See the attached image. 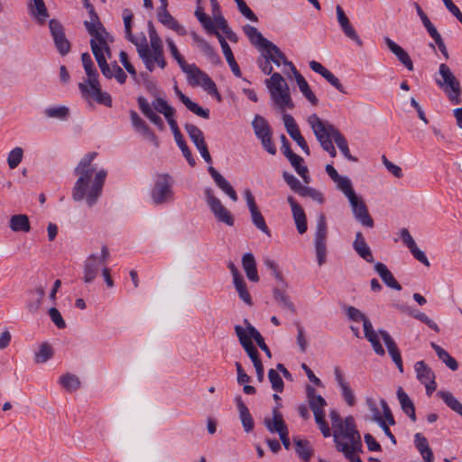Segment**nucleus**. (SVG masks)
<instances>
[{
    "label": "nucleus",
    "instance_id": "obj_59",
    "mask_svg": "<svg viewBox=\"0 0 462 462\" xmlns=\"http://www.w3.org/2000/svg\"><path fill=\"white\" fill-rule=\"evenodd\" d=\"M132 19H133V14L130 9H124L123 11V20H124V25H125V38L134 43V45H139L137 42V40L132 33Z\"/></svg>",
    "mask_w": 462,
    "mask_h": 462
},
{
    "label": "nucleus",
    "instance_id": "obj_15",
    "mask_svg": "<svg viewBox=\"0 0 462 462\" xmlns=\"http://www.w3.org/2000/svg\"><path fill=\"white\" fill-rule=\"evenodd\" d=\"M144 42L146 40L144 39ZM137 52L142 59L145 68L150 72L154 70L155 63L161 68L164 69L167 65L163 53L150 57V47L146 42L137 45Z\"/></svg>",
    "mask_w": 462,
    "mask_h": 462
},
{
    "label": "nucleus",
    "instance_id": "obj_32",
    "mask_svg": "<svg viewBox=\"0 0 462 462\" xmlns=\"http://www.w3.org/2000/svg\"><path fill=\"white\" fill-rule=\"evenodd\" d=\"M328 127V131H330V134H333V140L336 143L337 146L343 153V155L351 162H356L357 159L350 153L348 143L344 135L334 126V125H327Z\"/></svg>",
    "mask_w": 462,
    "mask_h": 462
},
{
    "label": "nucleus",
    "instance_id": "obj_56",
    "mask_svg": "<svg viewBox=\"0 0 462 462\" xmlns=\"http://www.w3.org/2000/svg\"><path fill=\"white\" fill-rule=\"evenodd\" d=\"M236 291L238 293L239 298L248 306L253 305L252 297L247 290L246 283L244 278L236 279L233 281Z\"/></svg>",
    "mask_w": 462,
    "mask_h": 462
},
{
    "label": "nucleus",
    "instance_id": "obj_40",
    "mask_svg": "<svg viewBox=\"0 0 462 462\" xmlns=\"http://www.w3.org/2000/svg\"><path fill=\"white\" fill-rule=\"evenodd\" d=\"M271 97L276 106L282 110L292 108L294 106L290 96L289 87L279 91H271Z\"/></svg>",
    "mask_w": 462,
    "mask_h": 462
},
{
    "label": "nucleus",
    "instance_id": "obj_24",
    "mask_svg": "<svg viewBox=\"0 0 462 462\" xmlns=\"http://www.w3.org/2000/svg\"><path fill=\"white\" fill-rule=\"evenodd\" d=\"M208 171L214 180L216 185L234 202L237 201V194L231 184L213 166H208Z\"/></svg>",
    "mask_w": 462,
    "mask_h": 462
},
{
    "label": "nucleus",
    "instance_id": "obj_42",
    "mask_svg": "<svg viewBox=\"0 0 462 462\" xmlns=\"http://www.w3.org/2000/svg\"><path fill=\"white\" fill-rule=\"evenodd\" d=\"M252 127L254 129L255 136L260 139L266 135H272V128L268 121L260 115H255L252 121Z\"/></svg>",
    "mask_w": 462,
    "mask_h": 462
},
{
    "label": "nucleus",
    "instance_id": "obj_35",
    "mask_svg": "<svg viewBox=\"0 0 462 462\" xmlns=\"http://www.w3.org/2000/svg\"><path fill=\"white\" fill-rule=\"evenodd\" d=\"M292 72L296 80V83L302 93V95L313 105H318V98L315 94L311 91L307 80L297 70L295 66H292Z\"/></svg>",
    "mask_w": 462,
    "mask_h": 462
},
{
    "label": "nucleus",
    "instance_id": "obj_57",
    "mask_svg": "<svg viewBox=\"0 0 462 462\" xmlns=\"http://www.w3.org/2000/svg\"><path fill=\"white\" fill-rule=\"evenodd\" d=\"M54 352L51 346L49 343L44 342L40 346L39 350L35 352L34 361L37 364H43L52 358Z\"/></svg>",
    "mask_w": 462,
    "mask_h": 462
},
{
    "label": "nucleus",
    "instance_id": "obj_6",
    "mask_svg": "<svg viewBox=\"0 0 462 462\" xmlns=\"http://www.w3.org/2000/svg\"><path fill=\"white\" fill-rule=\"evenodd\" d=\"M439 73L441 76L442 80L436 79L437 85L444 89L453 105L461 104L460 83L451 72L448 66L445 63H441L439 68Z\"/></svg>",
    "mask_w": 462,
    "mask_h": 462
},
{
    "label": "nucleus",
    "instance_id": "obj_51",
    "mask_svg": "<svg viewBox=\"0 0 462 462\" xmlns=\"http://www.w3.org/2000/svg\"><path fill=\"white\" fill-rule=\"evenodd\" d=\"M430 346L436 352L438 357L452 371H456L458 368V364L457 360L452 357L448 351L442 348L438 344L431 342Z\"/></svg>",
    "mask_w": 462,
    "mask_h": 462
},
{
    "label": "nucleus",
    "instance_id": "obj_16",
    "mask_svg": "<svg viewBox=\"0 0 462 462\" xmlns=\"http://www.w3.org/2000/svg\"><path fill=\"white\" fill-rule=\"evenodd\" d=\"M161 6L158 9V21L165 25L167 28L174 31L179 35H185L187 33L186 29L180 25L177 20L168 12L167 5L168 2L167 0H160Z\"/></svg>",
    "mask_w": 462,
    "mask_h": 462
},
{
    "label": "nucleus",
    "instance_id": "obj_7",
    "mask_svg": "<svg viewBox=\"0 0 462 462\" xmlns=\"http://www.w3.org/2000/svg\"><path fill=\"white\" fill-rule=\"evenodd\" d=\"M439 73L441 76L442 80L436 79L437 85L444 89L453 105L461 104L460 83L451 72L448 66L445 63H441L439 68Z\"/></svg>",
    "mask_w": 462,
    "mask_h": 462
},
{
    "label": "nucleus",
    "instance_id": "obj_2",
    "mask_svg": "<svg viewBox=\"0 0 462 462\" xmlns=\"http://www.w3.org/2000/svg\"><path fill=\"white\" fill-rule=\"evenodd\" d=\"M166 43L172 58L177 61L181 70L187 74L189 83L193 86H200L209 95L214 96L220 100V94L218 93L217 85L212 79L195 64H188L183 56L180 53L172 39L167 38Z\"/></svg>",
    "mask_w": 462,
    "mask_h": 462
},
{
    "label": "nucleus",
    "instance_id": "obj_53",
    "mask_svg": "<svg viewBox=\"0 0 462 462\" xmlns=\"http://www.w3.org/2000/svg\"><path fill=\"white\" fill-rule=\"evenodd\" d=\"M60 385L69 392H75L81 386L79 378L72 374L67 373L60 377Z\"/></svg>",
    "mask_w": 462,
    "mask_h": 462
},
{
    "label": "nucleus",
    "instance_id": "obj_54",
    "mask_svg": "<svg viewBox=\"0 0 462 462\" xmlns=\"http://www.w3.org/2000/svg\"><path fill=\"white\" fill-rule=\"evenodd\" d=\"M44 116L48 118H55L61 121L69 116V109L66 106H49L44 109Z\"/></svg>",
    "mask_w": 462,
    "mask_h": 462
},
{
    "label": "nucleus",
    "instance_id": "obj_63",
    "mask_svg": "<svg viewBox=\"0 0 462 462\" xmlns=\"http://www.w3.org/2000/svg\"><path fill=\"white\" fill-rule=\"evenodd\" d=\"M352 245L353 249L362 259L370 263H374V260L373 257L372 251L366 242L353 244Z\"/></svg>",
    "mask_w": 462,
    "mask_h": 462
},
{
    "label": "nucleus",
    "instance_id": "obj_9",
    "mask_svg": "<svg viewBox=\"0 0 462 462\" xmlns=\"http://www.w3.org/2000/svg\"><path fill=\"white\" fill-rule=\"evenodd\" d=\"M205 199L208 206L214 214L215 217L229 226H233L235 219L231 213L222 205L220 199L214 195L211 188H206L204 190Z\"/></svg>",
    "mask_w": 462,
    "mask_h": 462
},
{
    "label": "nucleus",
    "instance_id": "obj_39",
    "mask_svg": "<svg viewBox=\"0 0 462 462\" xmlns=\"http://www.w3.org/2000/svg\"><path fill=\"white\" fill-rule=\"evenodd\" d=\"M242 266L249 281L257 282L259 275L256 268V262L252 253H245L242 257Z\"/></svg>",
    "mask_w": 462,
    "mask_h": 462
},
{
    "label": "nucleus",
    "instance_id": "obj_5",
    "mask_svg": "<svg viewBox=\"0 0 462 462\" xmlns=\"http://www.w3.org/2000/svg\"><path fill=\"white\" fill-rule=\"evenodd\" d=\"M308 123L323 150L328 152L331 157H336L337 151L332 143L333 134H330V131L327 127V125H332L328 121L320 119L317 114L310 115L308 117Z\"/></svg>",
    "mask_w": 462,
    "mask_h": 462
},
{
    "label": "nucleus",
    "instance_id": "obj_30",
    "mask_svg": "<svg viewBox=\"0 0 462 462\" xmlns=\"http://www.w3.org/2000/svg\"><path fill=\"white\" fill-rule=\"evenodd\" d=\"M374 268L387 287L396 291L402 290V286L384 263L376 262Z\"/></svg>",
    "mask_w": 462,
    "mask_h": 462
},
{
    "label": "nucleus",
    "instance_id": "obj_12",
    "mask_svg": "<svg viewBox=\"0 0 462 462\" xmlns=\"http://www.w3.org/2000/svg\"><path fill=\"white\" fill-rule=\"evenodd\" d=\"M49 29L52 37L55 48L61 56H66L71 50V44L65 35V29L57 19L49 21Z\"/></svg>",
    "mask_w": 462,
    "mask_h": 462
},
{
    "label": "nucleus",
    "instance_id": "obj_41",
    "mask_svg": "<svg viewBox=\"0 0 462 462\" xmlns=\"http://www.w3.org/2000/svg\"><path fill=\"white\" fill-rule=\"evenodd\" d=\"M130 119L132 125L136 131L140 132L144 136H147L151 141L157 143V138L155 134L150 130L146 123L139 116V115L134 110L130 111Z\"/></svg>",
    "mask_w": 462,
    "mask_h": 462
},
{
    "label": "nucleus",
    "instance_id": "obj_37",
    "mask_svg": "<svg viewBox=\"0 0 462 462\" xmlns=\"http://www.w3.org/2000/svg\"><path fill=\"white\" fill-rule=\"evenodd\" d=\"M245 34L248 37L250 42L255 45L260 51H263L266 45L271 42L264 38L258 30L249 24H245L243 27Z\"/></svg>",
    "mask_w": 462,
    "mask_h": 462
},
{
    "label": "nucleus",
    "instance_id": "obj_31",
    "mask_svg": "<svg viewBox=\"0 0 462 462\" xmlns=\"http://www.w3.org/2000/svg\"><path fill=\"white\" fill-rule=\"evenodd\" d=\"M175 93L179 99L185 105V106L195 115L208 119L209 118V110L205 109L199 106L197 103L193 102L189 97L184 95L177 86L174 88Z\"/></svg>",
    "mask_w": 462,
    "mask_h": 462
},
{
    "label": "nucleus",
    "instance_id": "obj_28",
    "mask_svg": "<svg viewBox=\"0 0 462 462\" xmlns=\"http://www.w3.org/2000/svg\"><path fill=\"white\" fill-rule=\"evenodd\" d=\"M236 407L239 413V419L241 420L243 429L245 432H251L254 428V419L249 411V409L245 404L240 395L235 398Z\"/></svg>",
    "mask_w": 462,
    "mask_h": 462
},
{
    "label": "nucleus",
    "instance_id": "obj_20",
    "mask_svg": "<svg viewBox=\"0 0 462 462\" xmlns=\"http://www.w3.org/2000/svg\"><path fill=\"white\" fill-rule=\"evenodd\" d=\"M378 333L382 337V339L383 340L385 346L388 350V353L393 360V362L397 366L398 370L401 373H403V365H402V359L401 356V352L397 346V344L393 340V338L391 337V335L384 329H379Z\"/></svg>",
    "mask_w": 462,
    "mask_h": 462
},
{
    "label": "nucleus",
    "instance_id": "obj_18",
    "mask_svg": "<svg viewBox=\"0 0 462 462\" xmlns=\"http://www.w3.org/2000/svg\"><path fill=\"white\" fill-rule=\"evenodd\" d=\"M336 13L338 24L346 37L356 42L358 46H363L362 40L340 5H337Z\"/></svg>",
    "mask_w": 462,
    "mask_h": 462
},
{
    "label": "nucleus",
    "instance_id": "obj_38",
    "mask_svg": "<svg viewBox=\"0 0 462 462\" xmlns=\"http://www.w3.org/2000/svg\"><path fill=\"white\" fill-rule=\"evenodd\" d=\"M30 14L33 16L40 24H43L49 17L48 10L43 0H30L28 4Z\"/></svg>",
    "mask_w": 462,
    "mask_h": 462
},
{
    "label": "nucleus",
    "instance_id": "obj_45",
    "mask_svg": "<svg viewBox=\"0 0 462 462\" xmlns=\"http://www.w3.org/2000/svg\"><path fill=\"white\" fill-rule=\"evenodd\" d=\"M295 452L304 462H309L313 455L310 442L307 439L294 438Z\"/></svg>",
    "mask_w": 462,
    "mask_h": 462
},
{
    "label": "nucleus",
    "instance_id": "obj_11",
    "mask_svg": "<svg viewBox=\"0 0 462 462\" xmlns=\"http://www.w3.org/2000/svg\"><path fill=\"white\" fill-rule=\"evenodd\" d=\"M79 88L82 94V97L86 99H93L100 105H104L107 107L113 106V101L110 94L101 90L99 80L96 82L87 84L79 83Z\"/></svg>",
    "mask_w": 462,
    "mask_h": 462
},
{
    "label": "nucleus",
    "instance_id": "obj_49",
    "mask_svg": "<svg viewBox=\"0 0 462 462\" xmlns=\"http://www.w3.org/2000/svg\"><path fill=\"white\" fill-rule=\"evenodd\" d=\"M287 159L290 161L295 171L302 178L303 181L306 184H309L310 181V177L309 175V170L307 166L302 164L304 162L303 158L296 153H293Z\"/></svg>",
    "mask_w": 462,
    "mask_h": 462
},
{
    "label": "nucleus",
    "instance_id": "obj_21",
    "mask_svg": "<svg viewBox=\"0 0 462 462\" xmlns=\"http://www.w3.org/2000/svg\"><path fill=\"white\" fill-rule=\"evenodd\" d=\"M98 26L99 27L94 29L92 23H88L86 24V30L92 36L91 40H95L96 42H97V44L101 46L104 54H106L107 57L110 58L111 51L107 43V38L109 34L106 32L104 25L102 24V23H98Z\"/></svg>",
    "mask_w": 462,
    "mask_h": 462
},
{
    "label": "nucleus",
    "instance_id": "obj_26",
    "mask_svg": "<svg viewBox=\"0 0 462 462\" xmlns=\"http://www.w3.org/2000/svg\"><path fill=\"white\" fill-rule=\"evenodd\" d=\"M137 103L143 115L147 117L159 130H163L165 125L162 117L152 110L148 100L144 97L140 96L137 98Z\"/></svg>",
    "mask_w": 462,
    "mask_h": 462
},
{
    "label": "nucleus",
    "instance_id": "obj_52",
    "mask_svg": "<svg viewBox=\"0 0 462 462\" xmlns=\"http://www.w3.org/2000/svg\"><path fill=\"white\" fill-rule=\"evenodd\" d=\"M9 226L14 232H29L30 221L26 215H14L10 218Z\"/></svg>",
    "mask_w": 462,
    "mask_h": 462
},
{
    "label": "nucleus",
    "instance_id": "obj_62",
    "mask_svg": "<svg viewBox=\"0 0 462 462\" xmlns=\"http://www.w3.org/2000/svg\"><path fill=\"white\" fill-rule=\"evenodd\" d=\"M44 295L45 291L42 286H39L30 292L31 297L36 298V303H27V309L30 312L34 313L40 309Z\"/></svg>",
    "mask_w": 462,
    "mask_h": 462
},
{
    "label": "nucleus",
    "instance_id": "obj_55",
    "mask_svg": "<svg viewBox=\"0 0 462 462\" xmlns=\"http://www.w3.org/2000/svg\"><path fill=\"white\" fill-rule=\"evenodd\" d=\"M152 106L156 112L162 114L165 118L175 116V108L170 106L167 101L162 97H156L152 102Z\"/></svg>",
    "mask_w": 462,
    "mask_h": 462
},
{
    "label": "nucleus",
    "instance_id": "obj_44",
    "mask_svg": "<svg viewBox=\"0 0 462 462\" xmlns=\"http://www.w3.org/2000/svg\"><path fill=\"white\" fill-rule=\"evenodd\" d=\"M246 325V334L250 337V340L254 339L257 346L266 354L268 357L272 356L271 351L264 342V339L261 333L245 319L244 320Z\"/></svg>",
    "mask_w": 462,
    "mask_h": 462
},
{
    "label": "nucleus",
    "instance_id": "obj_27",
    "mask_svg": "<svg viewBox=\"0 0 462 462\" xmlns=\"http://www.w3.org/2000/svg\"><path fill=\"white\" fill-rule=\"evenodd\" d=\"M273 418H264L263 424L267 430L271 433L283 432L288 429L282 413L278 411V407L273 409Z\"/></svg>",
    "mask_w": 462,
    "mask_h": 462
},
{
    "label": "nucleus",
    "instance_id": "obj_33",
    "mask_svg": "<svg viewBox=\"0 0 462 462\" xmlns=\"http://www.w3.org/2000/svg\"><path fill=\"white\" fill-rule=\"evenodd\" d=\"M216 33L217 35L220 46L222 48L223 54L225 55L232 72L234 73V75L236 77L241 78L242 73H241L240 68L235 60V57L233 55L230 46L228 45V43L226 42V41L225 40V38L222 35H220L217 32H216Z\"/></svg>",
    "mask_w": 462,
    "mask_h": 462
},
{
    "label": "nucleus",
    "instance_id": "obj_22",
    "mask_svg": "<svg viewBox=\"0 0 462 462\" xmlns=\"http://www.w3.org/2000/svg\"><path fill=\"white\" fill-rule=\"evenodd\" d=\"M287 202L291 206L292 217L295 221L298 232L300 234H304L307 231L308 226L307 218L303 208L292 196H289L287 198Z\"/></svg>",
    "mask_w": 462,
    "mask_h": 462
},
{
    "label": "nucleus",
    "instance_id": "obj_50",
    "mask_svg": "<svg viewBox=\"0 0 462 462\" xmlns=\"http://www.w3.org/2000/svg\"><path fill=\"white\" fill-rule=\"evenodd\" d=\"M196 42L200 51L204 53L207 59L214 65L220 63L221 60L214 48L204 39L197 37Z\"/></svg>",
    "mask_w": 462,
    "mask_h": 462
},
{
    "label": "nucleus",
    "instance_id": "obj_4",
    "mask_svg": "<svg viewBox=\"0 0 462 462\" xmlns=\"http://www.w3.org/2000/svg\"><path fill=\"white\" fill-rule=\"evenodd\" d=\"M173 184V178L170 174H157L150 191L152 204L159 206L172 202L175 199Z\"/></svg>",
    "mask_w": 462,
    "mask_h": 462
},
{
    "label": "nucleus",
    "instance_id": "obj_19",
    "mask_svg": "<svg viewBox=\"0 0 462 462\" xmlns=\"http://www.w3.org/2000/svg\"><path fill=\"white\" fill-rule=\"evenodd\" d=\"M235 331L241 346H243V348L252 360L253 364L255 365L257 363L262 362L259 352L254 346L252 340H250V337H247L245 329L242 328L240 325H236Z\"/></svg>",
    "mask_w": 462,
    "mask_h": 462
},
{
    "label": "nucleus",
    "instance_id": "obj_36",
    "mask_svg": "<svg viewBox=\"0 0 462 462\" xmlns=\"http://www.w3.org/2000/svg\"><path fill=\"white\" fill-rule=\"evenodd\" d=\"M286 282L285 285L279 282V286L273 289V298L280 304L281 307L289 310L291 313H295V306L291 301L289 296L286 294Z\"/></svg>",
    "mask_w": 462,
    "mask_h": 462
},
{
    "label": "nucleus",
    "instance_id": "obj_64",
    "mask_svg": "<svg viewBox=\"0 0 462 462\" xmlns=\"http://www.w3.org/2000/svg\"><path fill=\"white\" fill-rule=\"evenodd\" d=\"M251 217L253 224L261 230L263 233L266 234L267 236H271V231L268 228L264 217H263L262 213L259 209L251 212Z\"/></svg>",
    "mask_w": 462,
    "mask_h": 462
},
{
    "label": "nucleus",
    "instance_id": "obj_58",
    "mask_svg": "<svg viewBox=\"0 0 462 462\" xmlns=\"http://www.w3.org/2000/svg\"><path fill=\"white\" fill-rule=\"evenodd\" d=\"M334 182L337 184V189L342 191L348 199L356 195L348 177L340 175Z\"/></svg>",
    "mask_w": 462,
    "mask_h": 462
},
{
    "label": "nucleus",
    "instance_id": "obj_47",
    "mask_svg": "<svg viewBox=\"0 0 462 462\" xmlns=\"http://www.w3.org/2000/svg\"><path fill=\"white\" fill-rule=\"evenodd\" d=\"M437 396H439L451 411L462 416V403L452 393L440 390L437 393Z\"/></svg>",
    "mask_w": 462,
    "mask_h": 462
},
{
    "label": "nucleus",
    "instance_id": "obj_13",
    "mask_svg": "<svg viewBox=\"0 0 462 462\" xmlns=\"http://www.w3.org/2000/svg\"><path fill=\"white\" fill-rule=\"evenodd\" d=\"M184 128L189 134V137L199 152L201 157L207 163L210 164L212 162V158L205 142L203 132L193 124H186Z\"/></svg>",
    "mask_w": 462,
    "mask_h": 462
},
{
    "label": "nucleus",
    "instance_id": "obj_23",
    "mask_svg": "<svg viewBox=\"0 0 462 462\" xmlns=\"http://www.w3.org/2000/svg\"><path fill=\"white\" fill-rule=\"evenodd\" d=\"M262 51L264 52L263 54V57L270 60L276 66H280L281 62H282L284 65L289 66L292 70V66H294L293 63L286 59V56L273 42H270Z\"/></svg>",
    "mask_w": 462,
    "mask_h": 462
},
{
    "label": "nucleus",
    "instance_id": "obj_10",
    "mask_svg": "<svg viewBox=\"0 0 462 462\" xmlns=\"http://www.w3.org/2000/svg\"><path fill=\"white\" fill-rule=\"evenodd\" d=\"M327 222L324 215H320L317 219L316 233L314 237L315 251L317 262L319 266L326 263L327 256Z\"/></svg>",
    "mask_w": 462,
    "mask_h": 462
},
{
    "label": "nucleus",
    "instance_id": "obj_25",
    "mask_svg": "<svg viewBox=\"0 0 462 462\" xmlns=\"http://www.w3.org/2000/svg\"><path fill=\"white\" fill-rule=\"evenodd\" d=\"M334 374L337 383L341 390V395L344 401L346 402L348 406H354L356 403L355 394L352 389L350 388L349 383L345 380L344 375L339 367H335Z\"/></svg>",
    "mask_w": 462,
    "mask_h": 462
},
{
    "label": "nucleus",
    "instance_id": "obj_3",
    "mask_svg": "<svg viewBox=\"0 0 462 462\" xmlns=\"http://www.w3.org/2000/svg\"><path fill=\"white\" fill-rule=\"evenodd\" d=\"M329 418L333 428V438L337 449V445L346 443L342 441L343 439L350 440L359 434L356 428L355 419L353 416L349 415L346 417L345 420H342L337 411L331 410L329 412Z\"/></svg>",
    "mask_w": 462,
    "mask_h": 462
},
{
    "label": "nucleus",
    "instance_id": "obj_29",
    "mask_svg": "<svg viewBox=\"0 0 462 462\" xmlns=\"http://www.w3.org/2000/svg\"><path fill=\"white\" fill-rule=\"evenodd\" d=\"M385 44L389 48V50L397 57L398 60L405 66V68L412 71L413 70V63L411 60L408 52L403 50L400 45H398L395 42H393L392 39L386 37L384 39Z\"/></svg>",
    "mask_w": 462,
    "mask_h": 462
},
{
    "label": "nucleus",
    "instance_id": "obj_61",
    "mask_svg": "<svg viewBox=\"0 0 462 462\" xmlns=\"http://www.w3.org/2000/svg\"><path fill=\"white\" fill-rule=\"evenodd\" d=\"M266 85L270 92L279 91L288 87L282 76L278 72H274L273 74H272L271 79L266 80Z\"/></svg>",
    "mask_w": 462,
    "mask_h": 462
},
{
    "label": "nucleus",
    "instance_id": "obj_1",
    "mask_svg": "<svg viewBox=\"0 0 462 462\" xmlns=\"http://www.w3.org/2000/svg\"><path fill=\"white\" fill-rule=\"evenodd\" d=\"M97 156L96 152L85 154L74 169V174L79 178L73 186L71 197L77 202L85 200L89 208L97 203L107 176L105 169L97 171L92 164Z\"/></svg>",
    "mask_w": 462,
    "mask_h": 462
},
{
    "label": "nucleus",
    "instance_id": "obj_48",
    "mask_svg": "<svg viewBox=\"0 0 462 462\" xmlns=\"http://www.w3.org/2000/svg\"><path fill=\"white\" fill-rule=\"evenodd\" d=\"M414 369L416 372V377L420 383L435 380V374L433 370L424 361L421 360L416 362Z\"/></svg>",
    "mask_w": 462,
    "mask_h": 462
},
{
    "label": "nucleus",
    "instance_id": "obj_17",
    "mask_svg": "<svg viewBox=\"0 0 462 462\" xmlns=\"http://www.w3.org/2000/svg\"><path fill=\"white\" fill-rule=\"evenodd\" d=\"M282 119L288 134L297 143L307 155H310V152L307 142L301 135L298 125L292 116L284 114Z\"/></svg>",
    "mask_w": 462,
    "mask_h": 462
},
{
    "label": "nucleus",
    "instance_id": "obj_14",
    "mask_svg": "<svg viewBox=\"0 0 462 462\" xmlns=\"http://www.w3.org/2000/svg\"><path fill=\"white\" fill-rule=\"evenodd\" d=\"M353 215L356 221L365 227L372 228L374 226V220L370 216L367 207L363 199L357 195L353 196L348 199Z\"/></svg>",
    "mask_w": 462,
    "mask_h": 462
},
{
    "label": "nucleus",
    "instance_id": "obj_34",
    "mask_svg": "<svg viewBox=\"0 0 462 462\" xmlns=\"http://www.w3.org/2000/svg\"><path fill=\"white\" fill-rule=\"evenodd\" d=\"M398 401L401 404L402 411L413 421L417 420L415 406L409 395L403 391L402 387H399L396 392Z\"/></svg>",
    "mask_w": 462,
    "mask_h": 462
},
{
    "label": "nucleus",
    "instance_id": "obj_46",
    "mask_svg": "<svg viewBox=\"0 0 462 462\" xmlns=\"http://www.w3.org/2000/svg\"><path fill=\"white\" fill-rule=\"evenodd\" d=\"M306 393L312 411H324L327 402L321 395L316 393L315 388L311 385H307Z\"/></svg>",
    "mask_w": 462,
    "mask_h": 462
},
{
    "label": "nucleus",
    "instance_id": "obj_43",
    "mask_svg": "<svg viewBox=\"0 0 462 462\" xmlns=\"http://www.w3.org/2000/svg\"><path fill=\"white\" fill-rule=\"evenodd\" d=\"M81 61L88 79L83 83L90 84L98 80V72L95 67L92 58L88 52H84L81 55Z\"/></svg>",
    "mask_w": 462,
    "mask_h": 462
},
{
    "label": "nucleus",
    "instance_id": "obj_8",
    "mask_svg": "<svg viewBox=\"0 0 462 462\" xmlns=\"http://www.w3.org/2000/svg\"><path fill=\"white\" fill-rule=\"evenodd\" d=\"M110 256L106 245H102L100 254H89L83 264V281L86 283H91L97 277L99 273L106 267V261Z\"/></svg>",
    "mask_w": 462,
    "mask_h": 462
},
{
    "label": "nucleus",
    "instance_id": "obj_60",
    "mask_svg": "<svg viewBox=\"0 0 462 462\" xmlns=\"http://www.w3.org/2000/svg\"><path fill=\"white\" fill-rule=\"evenodd\" d=\"M90 47L100 70L104 69L109 64L106 62V58L101 49V46H99L95 40H90Z\"/></svg>",
    "mask_w": 462,
    "mask_h": 462
}]
</instances>
